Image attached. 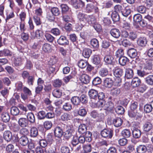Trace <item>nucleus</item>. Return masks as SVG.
<instances>
[{
	"label": "nucleus",
	"instance_id": "1",
	"mask_svg": "<svg viewBox=\"0 0 153 153\" xmlns=\"http://www.w3.org/2000/svg\"><path fill=\"white\" fill-rule=\"evenodd\" d=\"M63 130V136L65 139L68 140L73 136L74 132L70 126L64 125Z\"/></svg>",
	"mask_w": 153,
	"mask_h": 153
},
{
	"label": "nucleus",
	"instance_id": "2",
	"mask_svg": "<svg viewBox=\"0 0 153 153\" xmlns=\"http://www.w3.org/2000/svg\"><path fill=\"white\" fill-rule=\"evenodd\" d=\"M113 131L110 128H105L101 132V136L105 138L111 139L113 135Z\"/></svg>",
	"mask_w": 153,
	"mask_h": 153
},
{
	"label": "nucleus",
	"instance_id": "3",
	"mask_svg": "<svg viewBox=\"0 0 153 153\" xmlns=\"http://www.w3.org/2000/svg\"><path fill=\"white\" fill-rule=\"evenodd\" d=\"M65 125L62 124L61 127L57 126L56 127L54 131L55 136L57 137H61L64 134L63 126Z\"/></svg>",
	"mask_w": 153,
	"mask_h": 153
},
{
	"label": "nucleus",
	"instance_id": "4",
	"mask_svg": "<svg viewBox=\"0 0 153 153\" xmlns=\"http://www.w3.org/2000/svg\"><path fill=\"white\" fill-rule=\"evenodd\" d=\"M70 3L76 9L85 6V3L81 0H71Z\"/></svg>",
	"mask_w": 153,
	"mask_h": 153
},
{
	"label": "nucleus",
	"instance_id": "5",
	"mask_svg": "<svg viewBox=\"0 0 153 153\" xmlns=\"http://www.w3.org/2000/svg\"><path fill=\"white\" fill-rule=\"evenodd\" d=\"M87 15L83 13L82 12H79L77 15V17L80 22H82L81 23V25L82 27H84L86 22V19Z\"/></svg>",
	"mask_w": 153,
	"mask_h": 153
},
{
	"label": "nucleus",
	"instance_id": "6",
	"mask_svg": "<svg viewBox=\"0 0 153 153\" xmlns=\"http://www.w3.org/2000/svg\"><path fill=\"white\" fill-rule=\"evenodd\" d=\"M16 140L18 141L20 144L23 146H27L29 143L28 138L26 136H22L19 138L17 137Z\"/></svg>",
	"mask_w": 153,
	"mask_h": 153
},
{
	"label": "nucleus",
	"instance_id": "7",
	"mask_svg": "<svg viewBox=\"0 0 153 153\" xmlns=\"http://www.w3.org/2000/svg\"><path fill=\"white\" fill-rule=\"evenodd\" d=\"M58 43L62 45H67L69 44V41L65 36H61L57 41Z\"/></svg>",
	"mask_w": 153,
	"mask_h": 153
},
{
	"label": "nucleus",
	"instance_id": "8",
	"mask_svg": "<svg viewBox=\"0 0 153 153\" xmlns=\"http://www.w3.org/2000/svg\"><path fill=\"white\" fill-rule=\"evenodd\" d=\"M141 132L140 129L134 128L132 131L133 137L135 139H139L141 136Z\"/></svg>",
	"mask_w": 153,
	"mask_h": 153
},
{
	"label": "nucleus",
	"instance_id": "9",
	"mask_svg": "<svg viewBox=\"0 0 153 153\" xmlns=\"http://www.w3.org/2000/svg\"><path fill=\"white\" fill-rule=\"evenodd\" d=\"M3 137L4 139L7 142L10 141L13 138L12 133L9 131H6L4 132Z\"/></svg>",
	"mask_w": 153,
	"mask_h": 153
},
{
	"label": "nucleus",
	"instance_id": "10",
	"mask_svg": "<svg viewBox=\"0 0 153 153\" xmlns=\"http://www.w3.org/2000/svg\"><path fill=\"white\" fill-rule=\"evenodd\" d=\"M110 33L111 36L116 39L118 38L121 35L120 30L116 28L112 29L110 31Z\"/></svg>",
	"mask_w": 153,
	"mask_h": 153
},
{
	"label": "nucleus",
	"instance_id": "11",
	"mask_svg": "<svg viewBox=\"0 0 153 153\" xmlns=\"http://www.w3.org/2000/svg\"><path fill=\"white\" fill-rule=\"evenodd\" d=\"M19 125L22 128H25L28 126V122L27 119L25 118H21L18 121Z\"/></svg>",
	"mask_w": 153,
	"mask_h": 153
},
{
	"label": "nucleus",
	"instance_id": "12",
	"mask_svg": "<svg viewBox=\"0 0 153 153\" xmlns=\"http://www.w3.org/2000/svg\"><path fill=\"white\" fill-rule=\"evenodd\" d=\"M1 117L2 121L5 123L9 122L10 120L9 114L6 112H2L1 115Z\"/></svg>",
	"mask_w": 153,
	"mask_h": 153
},
{
	"label": "nucleus",
	"instance_id": "13",
	"mask_svg": "<svg viewBox=\"0 0 153 153\" xmlns=\"http://www.w3.org/2000/svg\"><path fill=\"white\" fill-rule=\"evenodd\" d=\"M128 55L131 58H134L137 56V52L134 48H131L127 51Z\"/></svg>",
	"mask_w": 153,
	"mask_h": 153
},
{
	"label": "nucleus",
	"instance_id": "14",
	"mask_svg": "<svg viewBox=\"0 0 153 153\" xmlns=\"http://www.w3.org/2000/svg\"><path fill=\"white\" fill-rule=\"evenodd\" d=\"M12 54V52L7 49L0 51V56H11Z\"/></svg>",
	"mask_w": 153,
	"mask_h": 153
},
{
	"label": "nucleus",
	"instance_id": "15",
	"mask_svg": "<svg viewBox=\"0 0 153 153\" xmlns=\"http://www.w3.org/2000/svg\"><path fill=\"white\" fill-rule=\"evenodd\" d=\"M98 93V91L94 89H91L88 91V95L90 98L94 100L97 99Z\"/></svg>",
	"mask_w": 153,
	"mask_h": 153
},
{
	"label": "nucleus",
	"instance_id": "16",
	"mask_svg": "<svg viewBox=\"0 0 153 153\" xmlns=\"http://www.w3.org/2000/svg\"><path fill=\"white\" fill-rule=\"evenodd\" d=\"M27 120L28 122H29L31 124H33L35 122V119L34 115L33 113H28L27 115Z\"/></svg>",
	"mask_w": 153,
	"mask_h": 153
},
{
	"label": "nucleus",
	"instance_id": "17",
	"mask_svg": "<svg viewBox=\"0 0 153 153\" xmlns=\"http://www.w3.org/2000/svg\"><path fill=\"white\" fill-rule=\"evenodd\" d=\"M137 42L139 45L141 47H144L147 43V41L146 38L140 37L138 39Z\"/></svg>",
	"mask_w": 153,
	"mask_h": 153
},
{
	"label": "nucleus",
	"instance_id": "18",
	"mask_svg": "<svg viewBox=\"0 0 153 153\" xmlns=\"http://www.w3.org/2000/svg\"><path fill=\"white\" fill-rule=\"evenodd\" d=\"M141 83L140 79L137 77H135L133 79L131 84L134 87H136L139 86Z\"/></svg>",
	"mask_w": 153,
	"mask_h": 153
},
{
	"label": "nucleus",
	"instance_id": "19",
	"mask_svg": "<svg viewBox=\"0 0 153 153\" xmlns=\"http://www.w3.org/2000/svg\"><path fill=\"white\" fill-rule=\"evenodd\" d=\"M30 136L32 137H35L38 135V131L37 128L35 127H32L30 129Z\"/></svg>",
	"mask_w": 153,
	"mask_h": 153
},
{
	"label": "nucleus",
	"instance_id": "20",
	"mask_svg": "<svg viewBox=\"0 0 153 153\" xmlns=\"http://www.w3.org/2000/svg\"><path fill=\"white\" fill-rule=\"evenodd\" d=\"M90 79V77L88 75L84 74L81 76L80 80L82 83L87 84L89 82Z\"/></svg>",
	"mask_w": 153,
	"mask_h": 153
},
{
	"label": "nucleus",
	"instance_id": "21",
	"mask_svg": "<svg viewBox=\"0 0 153 153\" xmlns=\"http://www.w3.org/2000/svg\"><path fill=\"white\" fill-rule=\"evenodd\" d=\"M114 74L116 77H120L122 76L123 74V71L122 69L117 68L114 71Z\"/></svg>",
	"mask_w": 153,
	"mask_h": 153
},
{
	"label": "nucleus",
	"instance_id": "22",
	"mask_svg": "<svg viewBox=\"0 0 153 153\" xmlns=\"http://www.w3.org/2000/svg\"><path fill=\"white\" fill-rule=\"evenodd\" d=\"M113 83L111 79L106 78L104 80V85L105 87L108 88H110L112 86Z\"/></svg>",
	"mask_w": 153,
	"mask_h": 153
},
{
	"label": "nucleus",
	"instance_id": "23",
	"mask_svg": "<svg viewBox=\"0 0 153 153\" xmlns=\"http://www.w3.org/2000/svg\"><path fill=\"white\" fill-rule=\"evenodd\" d=\"M92 53V51L89 48H85L83 51L82 55L85 58H88Z\"/></svg>",
	"mask_w": 153,
	"mask_h": 153
},
{
	"label": "nucleus",
	"instance_id": "24",
	"mask_svg": "<svg viewBox=\"0 0 153 153\" xmlns=\"http://www.w3.org/2000/svg\"><path fill=\"white\" fill-rule=\"evenodd\" d=\"M123 123V120L120 118L117 117L114 119L113 123L114 126L117 127L120 126Z\"/></svg>",
	"mask_w": 153,
	"mask_h": 153
},
{
	"label": "nucleus",
	"instance_id": "25",
	"mask_svg": "<svg viewBox=\"0 0 153 153\" xmlns=\"http://www.w3.org/2000/svg\"><path fill=\"white\" fill-rule=\"evenodd\" d=\"M134 75L133 71L131 68L127 69L126 71L125 77L127 79L132 78Z\"/></svg>",
	"mask_w": 153,
	"mask_h": 153
},
{
	"label": "nucleus",
	"instance_id": "26",
	"mask_svg": "<svg viewBox=\"0 0 153 153\" xmlns=\"http://www.w3.org/2000/svg\"><path fill=\"white\" fill-rule=\"evenodd\" d=\"M114 106L113 104L111 102H107L105 103L104 109L107 111H113Z\"/></svg>",
	"mask_w": 153,
	"mask_h": 153
},
{
	"label": "nucleus",
	"instance_id": "27",
	"mask_svg": "<svg viewBox=\"0 0 153 153\" xmlns=\"http://www.w3.org/2000/svg\"><path fill=\"white\" fill-rule=\"evenodd\" d=\"M118 60L120 64L122 66L126 65V63L129 61L128 59L125 56L120 57Z\"/></svg>",
	"mask_w": 153,
	"mask_h": 153
},
{
	"label": "nucleus",
	"instance_id": "28",
	"mask_svg": "<svg viewBox=\"0 0 153 153\" xmlns=\"http://www.w3.org/2000/svg\"><path fill=\"white\" fill-rule=\"evenodd\" d=\"M23 61V59L22 56H16L14 62V64L16 66H19L22 65Z\"/></svg>",
	"mask_w": 153,
	"mask_h": 153
},
{
	"label": "nucleus",
	"instance_id": "29",
	"mask_svg": "<svg viewBox=\"0 0 153 153\" xmlns=\"http://www.w3.org/2000/svg\"><path fill=\"white\" fill-rule=\"evenodd\" d=\"M86 22H87L90 24H94L96 22V18L92 15L87 16Z\"/></svg>",
	"mask_w": 153,
	"mask_h": 153
},
{
	"label": "nucleus",
	"instance_id": "30",
	"mask_svg": "<svg viewBox=\"0 0 153 153\" xmlns=\"http://www.w3.org/2000/svg\"><path fill=\"white\" fill-rule=\"evenodd\" d=\"M87 128L86 126L84 124H81L79 127L78 128V132L81 134H84L87 131Z\"/></svg>",
	"mask_w": 153,
	"mask_h": 153
},
{
	"label": "nucleus",
	"instance_id": "31",
	"mask_svg": "<svg viewBox=\"0 0 153 153\" xmlns=\"http://www.w3.org/2000/svg\"><path fill=\"white\" fill-rule=\"evenodd\" d=\"M72 103L74 105H78L80 103L79 97L78 96H74L72 97L71 99Z\"/></svg>",
	"mask_w": 153,
	"mask_h": 153
},
{
	"label": "nucleus",
	"instance_id": "32",
	"mask_svg": "<svg viewBox=\"0 0 153 153\" xmlns=\"http://www.w3.org/2000/svg\"><path fill=\"white\" fill-rule=\"evenodd\" d=\"M146 150V146L143 145H140L137 148V151L138 153H144Z\"/></svg>",
	"mask_w": 153,
	"mask_h": 153
},
{
	"label": "nucleus",
	"instance_id": "33",
	"mask_svg": "<svg viewBox=\"0 0 153 153\" xmlns=\"http://www.w3.org/2000/svg\"><path fill=\"white\" fill-rule=\"evenodd\" d=\"M10 113L13 115L16 116L19 113V110L17 107L12 106L10 108Z\"/></svg>",
	"mask_w": 153,
	"mask_h": 153
},
{
	"label": "nucleus",
	"instance_id": "34",
	"mask_svg": "<svg viewBox=\"0 0 153 153\" xmlns=\"http://www.w3.org/2000/svg\"><path fill=\"white\" fill-rule=\"evenodd\" d=\"M42 49L45 52H49L52 50L51 46L47 43H45L43 45Z\"/></svg>",
	"mask_w": 153,
	"mask_h": 153
},
{
	"label": "nucleus",
	"instance_id": "35",
	"mask_svg": "<svg viewBox=\"0 0 153 153\" xmlns=\"http://www.w3.org/2000/svg\"><path fill=\"white\" fill-rule=\"evenodd\" d=\"M46 114L43 111H39L37 113V117L38 119L40 120H43L46 117Z\"/></svg>",
	"mask_w": 153,
	"mask_h": 153
},
{
	"label": "nucleus",
	"instance_id": "36",
	"mask_svg": "<svg viewBox=\"0 0 153 153\" xmlns=\"http://www.w3.org/2000/svg\"><path fill=\"white\" fill-rule=\"evenodd\" d=\"M128 38L132 41H134L137 37V35L136 32L133 31H130L129 33Z\"/></svg>",
	"mask_w": 153,
	"mask_h": 153
},
{
	"label": "nucleus",
	"instance_id": "37",
	"mask_svg": "<svg viewBox=\"0 0 153 153\" xmlns=\"http://www.w3.org/2000/svg\"><path fill=\"white\" fill-rule=\"evenodd\" d=\"M116 113L118 114H122L125 112L124 108L122 106H118L116 107L115 108Z\"/></svg>",
	"mask_w": 153,
	"mask_h": 153
},
{
	"label": "nucleus",
	"instance_id": "38",
	"mask_svg": "<svg viewBox=\"0 0 153 153\" xmlns=\"http://www.w3.org/2000/svg\"><path fill=\"white\" fill-rule=\"evenodd\" d=\"M92 61L93 63L96 65L100 64L101 63L100 59L97 55H95L94 56Z\"/></svg>",
	"mask_w": 153,
	"mask_h": 153
},
{
	"label": "nucleus",
	"instance_id": "39",
	"mask_svg": "<svg viewBox=\"0 0 153 153\" xmlns=\"http://www.w3.org/2000/svg\"><path fill=\"white\" fill-rule=\"evenodd\" d=\"M152 128V124L149 122L146 123L143 126L144 130L146 131H149Z\"/></svg>",
	"mask_w": 153,
	"mask_h": 153
},
{
	"label": "nucleus",
	"instance_id": "40",
	"mask_svg": "<svg viewBox=\"0 0 153 153\" xmlns=\"http://www.w3.org/2000/svg\"><path fill=\"white\" fill-rule=\"evenodd\" d=\"M91 45L95 48H97L99 47V43L98 40L96 39H93L90 41Z\"/></svg>",
	"mask_w": 153,
	"mask_h": 153
},
{
	"label": "nucleus",
	"instance_id": "41",
	"mask_svg": "<svg viewBox=\"0 0 153 153\" xmlns=\"http://www.w3.org/2000/svg\"><path fill=\"white\" fill-rule=\"evenodd\" d=\"M146 83L150 85H153V75H150L147 76L145 79Z\"/></svg>",
	"mask_w": 153,
	"mask_h": 153
},
{
	"label": "nucleus",
	"instance_id": "42",
	"mask_svg": "<svg viewBox=\"0 0 153 153\" xmlns=\"http://www.w3.org/2000/svg\"><path fill=\"white\" fill-rule=\"evenodd\" d=\"M111 17L113 21L114 22H117L120 19L119 15L116 11H114L112 13Z\"/></svg>",
	"mask_w": 153,
	"mask_h": 153
},
{
	"label": "nucleus",
	"instance_id": "43",
	"mask_svg": "<svg viewBox=\"0 0 153 153\" xmlns=\"http://www.w3.org/2000/svg\"><path fill=\"white\" fill-rule=\"evenodd\" d=\"M128 115L131 118H137L139 116V114L134 110H130L128 111Z\"/></svg>",
	"mask_w": 153,
	"mask_h": 153
},
{
	"label": "nucleus",
	"instance_id": "44",
	"mask_svg": "<svg viewBox=\"0 0 153 153\" xmlns=\"http://www.w3.org/2000/svg\"><path fill=\"white\" fill-rule=\"evenodd\" d=\"M52 94L54 97L56 98H59L61 96L62 93L59 89H56L53 91Z\"/></svg>",
	"mask_w": 153,
	"mask_h": 153
},
{
	"label": "nucleus",
	"instance_id": "45",
	"mask_svg": "<svg viewBox=\"0 0 153 153\" xmlns=\"http://www.w3.org/2000/svg\"><path fill=\"white\" fill-rule=\"evenodd\" d=\"M51 12L55 16H58L60 14V11L57 7L51 8Z\"/></svg>",
	"mask_w": 153,
	"mask_h": 153
},
{
	"label": "nucleus",
	"instance_id": "46",
	"mask_svg": "<svg viewBox=\"0 0 153 153\" xmlns=\"http://www.w3.org/2000/svg\"><path fill=\"white\" fill-rule=\"evenodd\" d=\"M60 7L62 14L66 13L69 10V8L66 4H62L60 5Z\"/></svg>",
	"mask_w": 153,
	"mask_h": 153
},
{
	"label": "nucleus",
	"instance_id": "47",
	"mask_svg": "<svg viewBox=\"0 0 153 153\" xmlns=\"http://www.w3.org/2000/svg\"><path fill=\"white\" fill-rule=\"evenodd\" d=\"M122 134L125 138L129 137L131 135L130 131L128 129H124L122 132Z\"/></svg>",
	"mask_w": 153,
	"mask_h": 153
},
{
	"label": "nucleus",
	"instance_id": "48",
	"mask_svg": "<svg viewBox=\"0 0 153 153\" xmlns=\"http://www.w3.org/2000/svg\"><path fill=\"white\" fill-rule=\"evenodd\" d=\"M100 75L102 77L106 76L108 74V71L106 68H101L99 72Z\"/></svg>",
	"mask_w": 153,
	"mask_h": 153
},
{
	"label": "nucleus",
	"instance_id": "49",
	"mask_svg": "<svg viewBox=\"0 0 153 153\" xmlns=\"http://www.w3.org/2000/svg\"><path fill=\"white\" fill-rule=\"evenodd\" d=\"M133 20L136 23L139 22L142 19V16L140 14H135L133 16Z\"/></svg>",
	"mask_w": 153,
	"mask_h": 153
},
{
	"label": "nucleus",
	"instance_id": "50",
	"mask_svg": "<svg viewBox=\"0 0 153 153\" xmlns=\"http://www.w3.org/2000/svg\"><path fill=\"white\" fill-rule=\"evenodd\" d=\"M136 9L137 11L141 13H145L146 10V7L143 5L137 6Z\"/></svg>",
	"mask_w": 153,
	"mask_h": 153
},
{
	"label": "nucleus",
	"instance_id": "51",
	"mask_svg": "<svg viewBox=\"0 0 153 153\" xmlns=\"http://www.w3.org/2000/svg\"><path fill=\"white\" fill-rule=\"evenodd\" d=\"M88 64L87 62L85 60H81L79 61L78 63V66L82 68H85Z\"/></svg>",
	"mask_w": 153,
	"mask_h": 153
},
{
	"label": "nucleus",
	"instance_id": "52",
	"mask_svg": "<svg viewBox=\"0 0 153 153\" xmlns=\"http://www.w3.org/2000/svg\"><path fill=\"white\" fill-rule=\"evenodd\" d=\"M102 80L99 77H96L94 78L92 81V84L95 86L98 85H99L101 83Z\"/></svg>",
	"mask_w": 153,
	"mask_h": 153
},
{
	"label": "nucleus",
	"instance_id": "53",
	"mask_svg": "<svg viewBox=\"0 0 153 153\" xmlns=\"http://www.w3.org/2000/svg\"><path fill=\"white\" fill-rule=\"evenodd\" d=\"M121 13L123 16L127 17L130 14L131 10L130 9L126 8L123 9V11H121Z\"/></svg>",
	"mask_w": 153,
	"mask_h": 153
},
{
	"label": "nucleus",
	"instance_id": "54",
	"mask_svg": "<svg viewBox=\"0 0 153 153\" xmlns=\"http://www.w3.org/2000/svg\"><path fill=\"white\" fill-rule=\"evenodd\" d=\"M62 108L65 111H68L72 109V105L70 102L65 103L63 105Z\"/></svg>",
	"mask_w": 153,
	"mask_h": 153
},
{
	"label": "nucleus",
	"instance_id": "55",
	"mask_svg": "<svg viewBox=\"0 0 153 153\" xmlns=\"http://www.w3.org/2000/svg\"><path fill=\"white\" fill-rule=\"evenodd\" d=\"M0 92L1 95L5 98H6L9 94V91L6 88L0 89Z\"/></svg>",
	"mask_w": 153,
	"mask_h": 153
},
{
	"label": "nucleus",
	"instance_id": "56",
	"mask_svg": "<svg viewBox=\"0 0 153 153\" xmlns=\"http://www.w3.org/2000/svg\"><path fill=\"white\" fill-rule=\"evenodd\" d=\"M113 58L110 56H106L104 58V60L108 64H111L112 63Z\"/></svg>",
	"mask_w": 153,
	"mask_h": 153
},
{
	"label": "nucleus",
	"instance_id": "57",
	"mask_svg": "<svg viewBox=\"0 0 153 153\" xmlns=\"http://www.w3.org/2000/svg\"><path fill=\"white\" fill-rule=\"evenodd\" d=\"M43 125L44 128L48 130L51 128L52 126V124L51 121H46L44 123Z\"/></svg>",
	"mask_w": 153,
	"mask_h": 153
},
{
	"label": "nucleus",
	"instance_id": "58",
	"mask_svg": "<svg viewBox=\"0 0 153 153\" xmlns=\"http://www.w3.org/2000/svg\"><path fill=\"white\" fill-rule=\"evenodd\" d=\"M54 16L52 13L48 12L46 15V18L49 21L53 22L55 19Z\"/></svg>",
	"mask_w": 153,
	"mask_h": 153
},
{
	"label": "nucleus",
	"instance_id": "59",
	"mask_svg": "<svg viewBox=\"0 0 153 153\" xmlns=\"http://www.w3.org/2000/svg\"><path fill=\"white\" fill-rule=\"evenodd\" d=\"M102 100L101 101H98L97 103H94V107H96L98 106L104 107L106 102L104 100Z\"/></svg>",
	"mask_w": 153,
	"mask_h": 153
},
{
	"label": "nucleus",
	"instance_id": "60",
	"mask_svg": "<svg viewBox=\"0 0 153 153\" xmlns=\"http://www.w3.org/2000/svg\"><path fill=\"white\" fill-rule=\"evenodd\" d=\"M62 82L61 80L56 79L54 81L53 85L55 87H59L61 86Z\"/></svg>",
	"mask_w": 153,
	"mask_h": 153
},
{
	"label": "nucleus",
	"instance_id": "61",
	"mask_svg": "<svg viewBox=\"0 0 153 153\" xmlns=\"http://www.w3.org/2000/svg\"><path fill=\"white\" fill-rule=\"evenodd\" d=\"M153 109L151 105L147 104L144 107V111L146 113H149L151 112Z\"/></svg>",
	"mask_w": 153,
	"mask_h": 153
},
{
	"label": "nucleus",
	"instance_id": "62",
	"mask_svg": "<svg viewBox=\"0 0 153 153\" xmlns=\"http://www.w3.org/2000/svg\"><path fill=\"white\" fill-rule=\"evenodd\" d=\"M20 133L21 134L23 135V136H26L29 134V131L28 129L25 128H22L20 130Z\"/></svg>",
	"mask_w": 153,
	"mask_h": 153
},
{
	"label": "nucleus",
	"instance_id": "63",
	"mask_svg": "<svg viewBox=\"0 0 153 153\" xmlns=\"http://www.w3.org/2000/svg\"><path fill=\"white\" fill-rule=\"evenodd\" d=\"M22 91L24 94L28 96H30L32 94L31 91L29 88L26 86H24L23 87Z\"/></svg>",
	"mask_w": 153,
	"mask_h": 153
},
{
	"label": "nucleus",
	"instance_id": "64",
	"mask_svg": "<svg viewBox=\"0 0 153 153\" xmlns=\"http://www.w3.org/2000/svg\"><path fill=\"white\" fill-rule=\"evenodd\" d=\"M119 144L121 146L126 145L128 143V140L125 138L120 139L118 140Z\"/></svg>",
	"mask_w": 153,
	"mask_h": 153
}]
</instances>
